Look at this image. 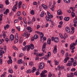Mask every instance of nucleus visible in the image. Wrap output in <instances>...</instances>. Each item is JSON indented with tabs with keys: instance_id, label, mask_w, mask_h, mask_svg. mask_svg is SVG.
<instances>
[{
	"instance_id": "1",
	"label": "nucleus",
	"mask_w": 77,
	"mask_h": 77,
	"mask_svg": "<svg viewBox=\"0 0 77 77\" xmlns=\"http://www.w3.org/2000/svg\"><path fill=\"white\" fill-rule=\"evenodd\" d=\"M75 43H73L71 44L70 45L71 49L72 50V51H71V53H73L74 51V50L73 49H75V47L74 46H75Z\"/></svg>"
},
{
	"instance_id": "2",
	"label": "nucleus",
	"mask_w": 77,
	"mask_h": 77,
	"mask_svg": "<svg viewBox=\"0 0 77 77\" xmlns=\"http://www.w3.org/2000/svg\"><path fill=\"white\" fill-rule=\"evenodd\" d=\"M71 61H68V63L67 64L66 66H72V63L74 62V59L72 58H71Z\"/></svg>"
},
{
	"instance_id": "3",
	"label": "nucleus",
	"mask_w": 77,
	"mask_h": 77,
	"mask_svg": "<svg viewBox=\"0 0 77 77\" xmlns=\"http://www.w3.org/2000/svg\"><path fill=\"white\" fill-rule=\"evenodd\" d=\"M47 72V71L45 70H44L43 71H42V73L40 74V76L41 77H45L46 76H47V74H46Z\"/></svg>"
},
{
	"instance_id": "4",
	"label": "nucleus",
	"mask_w": 77,
	"mask_h": 77,
	"mask_svg": "<svg viewBox=\"0 0 77 77\" xmlns=\"http://www.w3.org/2000/svg\"><path fill=\"white\" fill-rule=\"evenodd\" d=\"M46 43H45L44 44H43L42 48V51H43L44 53H46V52L45 51V48L46 47Z\"/></svg>"
},
{
	"instance_id": "5",
	"label": "nucleus",
	"mask_w": 77,
	"mask_h": 77,
	"mask_svg": "<svg viewBox=\"0 0 77 77\" xmlns=\"http://www.w3.org/2000/svg\"><path fill=\"white\" fill-rule=\"evenodd\" d=\"M18 5V2L17 1L16 2V4L14 6L13 8H12V11H14V12H15L16 11V9H17V6Z\"/></svg>"
},
{
	"instance_id": "6",
	"label": "nucleus",
	"mask_w": 77,
	"mask_h": 77,
	"mask_svg": "<svg viewBox=\"0 0 77 77\" xmlns=\"http://www.w3.org/2000/svg\"><path fill=\"white\" fill-rule=\"evenodd\" d=\"M18 33H16V34L15 36V40L14 41V43L15 44H16L18 42Z\"/></svg>"
},
{
	"instance_id": "7",
	"label": "nucleus",
	"mask_w": 77,
	"mask_h": 77,
	"mask_svg": "<svg viewBox=\"0 0 77 77\" xmlns=\"http://www.w3.org/2000/svg\"><path fill=\"white\" fill-rule=\"evenodd\" d=\"M44 63H41L39 66V69H42L44 68Z\"/></svg>"
},
{
	"instance_id": "8",
	"label": "nucleus",
	"mask_w": 77,
	"mask_h": 77,
	"mask_svg": "<svg viewBox=\"0 0 77 77\" xmlns=\"http://www.w3.org/2000/svg\"><path fill=\"white\" fill-rule=\"evenodd\" d=\"M30 36V34H28L27 33V32L25 31L24 33L23 34V36H26L27 38H29Z\"/></svg>"
},
{
	"instance_id": "9",
	"label": "nucleus",
	"mask_w": 77,
	"mask_h": 77,
	"mask_svg": "<svg viewBox=\"0 0 77 77\" xmlns=\"http://www.w3.org/2000/svg\"><path fill=\"white\" fill-rule=\"evenodd\" d=\"M53 53L54 54H55V53H57V45H55V47L54 49Z\"/></svg>"
},
{
	"instance_id": "10",
	"label": "nucleus",
	"mask_w": 77,
	"mask_h": 77,
	"mask_svg": "<svg viewBox=\"0 0 77 77\" xmlns=\"http://www.w3.org/2000/svg\"><path fill=\"white\" fill-rule=\"evenodd\" d=\"M51 18L50 17H48L47 15H46L45 17L46 20L47 21H50V20H51Z\"/></svg>"
},
{
	"instance_id": "11",
	"label": "nucleus",
	"mask_w": 77,
	"mask_h": 77,
	"mask_svg": "<svg viewBox=\"0 0 77 77\" xmlns=\"http://www.w3.org/2000/svg\"><path fill=\"white\" fill-rule=\"evenodd\" d=\"M63 13L62 12V10L60 9H59L57 11V14L58 15H60L61 14H62Z\"/></svg>"
},
{
	"instance_id": "12",
	"label": "nucleus",
	"mask_w": 77,
	"mask_h": 77,
	"mask_svg": "<svg viewBox=\"0 0 77 77\" xmlns=\"http://www.w3.org/2000/svg\"><path fill=\"white\" fill-rule=\"evenodd\" d=\"M42 6L43 8H44V9L46 10H47V9H48V7L47 6V5H45L43 4H42Z\"/></svg>"
},
{
	"instance_id": "13",
	"label": "nucleus",
	"mask_w": 77,
	"mask_h": 77,
	"mask_svg": "<svg viewBox=\"0 0 77 77\" xmlns=\"http://www.w3.org/2000/svg\"><path fill=\"white\" fill-rule=\"evenodd\" d=\"M54 41L55 42H56V43L58 42L59 41V38L57 37H55L54 39Z\"/></svg>"
},
{
	"instance_id": "14",
	"label": "nucleus",
	"mask_w": 77,
	"mask_h": 77,
	"mask_svg": "<svg viewBox=\"0 0 77 77\" xmlns=\"http://www.w3.org/2000/svg\"><path fill=\"white\" fill-rule=\"evenodd\" d=\"M10 39H11V41H13L14 39V35L11 34V35L10 37Z\"/></svg>"
},
{
	"instance_id": "15",
	"label": "nucleus",
	"mask_w": 77,
	"mask_h": 77,
	"mask_svg": "<svg viewBox=\"0 0 77 77\" xmlns=\"http://www.w3.org/2000/svg\"><path fill=\"white\" fill-rule=\"evenodd\" d=\"M47 14H48V17H50L51 18H53V16L48 11H47Z\"/></svg>"
},
{
	"instance_id": "16",
	"label": "nucleus",
	"mask_w": 77,
	"mask_h": 77,
	"mask_svg": "<svg viewBox=\"0 0 77 77\" xmlns=\"http://www.w3.org/2000/svg\"><path fill=\"white\" fill-rule=\"evenodd\" d=\"M69 59V57H66L63 60L64 63H66V62H67V61H68Z\"/></svg>"
},
{
	"instance_id": "17",
	"label": "nucleus",
	"mask_w": 77,
	"mask_h": 77,
	"mask_svg": "<svg viewBox=\"0 0 77 77\" xmlns=\"http://www.w3.org/2000/svg\"><path fill=\"white\" fill-rule=\"evenodd\" d=\"M51 39L48 38L47 40V43L48 45H50L51 44Z\"/></svg>"
},
{
	"instance_id": "18",
	"label": "nucleus",
	"mask_w": 77,
	"mask_h": 77,
	"mask_svg": "<svg viewBox=\"0 0 77 77\" xmlns=\"http://www.w3.org/2000/svg\"><path fill=\"white\" fill-rule=\"evenodd\" d=\"M27 30H29V33H30L31 32H32V29L30 27L27 28Z\"/></svg>"
},
{
	"instance_id": "19",
	"label": "nucleus",
	"mask_w": 77,
	"mask_h": 77,
	"mask_svg": "<svg viewBox=\"0 0 77 77\" xmlns=\"http://www.w3.org/2000/svg\"><path fill=\"white\" fill-rule=\"evenodd\" d=\"M66 30L67 33H69L70 32V29L69 27H66Z\"/></svg>"
},
{
	"instance_id": "20",
	"label": "nucleus",
	"mask_w": 77,
	"mask_h": 77,
	"mask_svg": "<svg viewBox=\"0 0 77 77\" xmlns=\"http://www.w3.org/2000/svg\"><path fill=\"white\" fill-rule=\"evenodd\" d=\"M39 35L41 39L44 37V34L42 32L40 33Z\"/></svg>"
},
{
	"instance_id": "21",
	"label": "nucleus",
	"mask_w": 77,
	"mask_h": 77,
	"mask_svg": "<svg viewBox=\"0 0 77 77\" xmlns=\"http://www.w3.org/2000/svg\"><path fill=\"white\" fill-rule=\"evenodd\" d=\"M7 63L8 64H11V63H12V59H9Z\"/></svg>"
},
{
	"instance_id": "22",
	"label": "nucleus",
	"mask_w": 77,
	"mask_h": 77,
	"mask_svg": "<svg viewBox=\"0 0 77 77\" xmlns=\"http://www.w3.org/2000/svg\"><path fill=\"white\" fill-rule=\"evenodd\" d=\"M17 63L19 64H22L23 63V61L22 60H20L17 61Z\"/></svg>"
},
{
	"instance_id": "23",
	"label": "nucleus",
	"mask_w": 77,
	"mask_h": 77,
	"mask_svg": "<svg viewBox=\"0 0 77 77\" xmlns=\"http://www.w3.org/2000/svg\"><path fill=\"white\" fill-rule=\"evenodd\" d=\"M64 19L65 21H67L69 20V17H65Z\"/></svg>"
},
{
	"instance_id": "24",
	"label": "nucleus",
	"mask_w": 77,
	"mask_h": 77,
	"mask_svg": "<svg viewBox=\"0 0 77 77\" xmlns=\"http://www.w3.org/2000/svg\"><path fill=\"white\" fill-rule=\"evenodd\" d=\"M30 48L31 50L34 49V45L33 44H31L30 45Z\"/></svg>"
},
{
	"instance_id": "25",
	"label": "nucleus",
	"mask_w": 77,
	"mask_h": 77,
	"mask_svg": "<svg viewBox=\"0 0 77 77\" xmlns=\"http://www.w3.org/2000/svg\"><path fill=\"white\" fill-rule=\"evenodd\" d=\"M8 72L10 73H13V71H12V68H10L9 70H8Z\"/></svg>"
},
{
	"instance_id": "26",
	"label": "nucleus",
	"mask_w": 77,
	"mask_h": 77,
	"mask_svg": "<svg viewBox=\"0 0 77 77\" xmlns=\"http://www.w3.org/2000/svg\"><path fill=\"white\" fill-rule=\"evenodd\" d=\"M28 47V46H27V45L26 46L22 48V50H23V51H26Z\"/></svg>"
},
{
	"instance_id": "27",
	"label": "nucleus",
	"mask_w": 77,
	"mask_h": 77,
	"mask_svg": "<svg viewBox=\"0 0 77 77\" xmlns=\"http://www.w3.org/2000/svg\"><path fill=\"white\" fill-rule=\"evenodd\" d=\"M64 2L66 3H70V0H64Z\"/></svg>"
},
{
	"instance_id": "28",
	"label": "nucleus",
	"mask_w": 77,
	"mask_h": 77,
	"mask_svg": "<svg viewBox=\"0 0 77 77\" xmlns=\"http://www.w3.org/2000/svg\"><path fill=\"white\" fill-rule=\"evenodd\" d=\"M34 38L35 39H38V35L37 34H35V35L34 36Z\"/></svg>"
},
{
	"instance_id": "29",
	"label": "nucleus",
	"mask_w": 77,
	"mask_h": 77,
	"mask_svg": "<svg viewBox=\"0 0 77 77\" xmlns=\"http://www.w3.org/2000/svg\"><path fill=\"white\" fill-rule=\"evenodd\" d=\"M33 22L32 21H30V20H29L28 22V24H29V25H32V24H33Z\"/></svg>"
},
{
	"instance_id": "30",
	"label": "nucleus",
	"mask_w": 77,
	"mask_h": 77,
	"mask_svg": "<svg viewBox=\"0 0 77 77\" xmlns=\"http://www.w3.org/2000/svg\"><path fill=\"white\" fill-rule=\"evenodd\" d=\"M70 9H72V12H74L75 11V8L70 7L69 8Z\"/></svg>"
},
{
	"instance_id": "31",
	"label": "nucleus",
	"mask_w": 77,
	"mask_h": 77,
	"mask_svg": "<svg viewBox=\"0 0 77 77\" xmlns=\"http://www.w3.org/2000/svg\"><path fill=\"white\" fill-rule=\"evenodd\" d=\"M30 45H29L28 46H27V51H29V50H30Z\"/></svg>"
},
{
	"instance_id": "32",
	"label": "nucleus",
	"mask_w": 77,
	"mask_h": 77,
	"mask_svg": "<svg viewBox=\"0 0 77 77\" xmlns=\"http://www.w3.org/2000/svg\"><path fill=\"white\" fill-rule=\"evenodd\" d=\"M39 69H37V72H36V73H35V75H39Z\"/></svg>"
},
{
	"instance_id": "33",
	"label": "nucleus",
	"mask_w": 77,
	"mask_h": 77,
	"mask_svg": "<svg viewBox=\"0 0 77 77\" xmlns=\"http://www.w3.org/2000/svg\"><path fill=\"white\" fill-rule=\"evenodd\" d=\"M44 12L42 11L40 14V17H44Z\"/></svg>"
},
{
	"instance_id": "34",
	"label": "nucleus",
	"mask_w": 77,
	"mask_h": 77,
	"mask_svg": "<svg viewBox=\"0 0 77 77\" xmlns=\"http://www.w3.org/2000/svg\"><path fill=\"white\" fill-rule=\"evenodd\" d=\"M30 14L32 15H34L35 14V12L33 10H32L30 11Z\"/></svg>"
},
{
	"instance_id": "35",
	"label": "nucleus",
	"mask_w": 77,
	"mask_h": 77,
	"mask_svg": "<svg viewBox=\"0 0 77 77\" xmlns=\"http://www.w3.org/2000/svg\"><path fill=\"white\" fill-rule=\"evenodd\" d=\"M17 16H20L21 15V12L20 11H19L17 13Z\"/></svg>"
},
{
	"instance_id": "36",
	"label": "nucleus",
	"mask_w": 77,
	"mask_h": 77,
	"mask_svg": "<svg viewBox=\"0 0 77 77\" xmlns=\"http://www.w3.org/2000/svg\"><path fill=\"white\" fill-rule=\"evenodd\" d=\"M23 39L22 38H20L19 40V42L20 44H21V43H22V42H23Z\"/></svg>"
},
{
	"instance_id": "37",
	"label": "nucleus",
	"mask_w": 77,
	"mask_h": 77,
	"mask_svg": "<svg viewBox=\"0 0 77 77\" xmlns=\"http://www.w3.org/2000/svg\"><path fill=\"white\" fill-rule=\"evenodd\" d=\"M61 52L62 54V56H63L64 54H65V51L63 50H61Z\"/></svg>"
},
{
	"instance_id": "38",
	"label": "nucleus",
	"mask_w": 77,
	"mask_h": 77,
	"mask_svg": "<svg viewBox=\"0 0 77 77\" xmlns=\"http://www.w3.org/2000/svg\"><path fill=\"white\" fill-rule=\"evenodd\" d=\"M73 23L74 24H77V17L73 21Z\"/></svg>"
},
{
	"instance_id": "39",
	"label": "nucleus",
	"mask_w": 77,
	"mask_h": 77,
	"mask_svg": "<svg viewBox=\"0 0 77 77\" xmlns=\"http://www.w3.org/2000/svg\"><path fill=\"white\" fill-rule=\"evenodd\" d=\"M71 15L72 17H75V13H74V12L72 11Z\"/></svg>"
},
{
	"instance_id": "40",
	"label": "nucleus",
	"mask_w": 77,
	"mask_h": 77,
	"mask_svg": "<svg viewBox=\"0 0 77 77\" xmlns=\"http://www.w3.org/2000/svg\"><path fill=\"white\" fill-rule=\"evenodd\" d=\"M73 66H76L77 65V62L76 61L74 62V63H73Z\"/></svg>"
},
{
	"instance_id": "41",
	"label": "nucleus",
	"mask_w": 77,
	"mask_h": 77,
	"mask_svg": "<svg viewBox=\"0 0 77 77\" xmlns=\"http://www.w3.org/2000/svg\"><path fill=\"white\" fill-rule=\"evenodd\" d=\"M23 21L25 24H27V21H26V19L25 17L23 18Z\"/></svg>"
},
{
	"instance_id": "42",
	"label": "nucleus",
	"mask_w": 77,
	"mask_h": 77,
	"mask_svg": "<svg viewBox=\"0 0 77 77\" xmlns=\"http://www.w3.org/2000/svg\"><path fill=\"white\" fill-rule=\"evenodd\" d=\"M5 3L6 5H9V2L8 0H6L5 1Z\"/></svg>"
},
{
	"instance_id": "43",
	"label": "nucleus",
	"mask_w": 77,
	"mask_h": 77,
	"mask_svg": "<svg viewBox=\"0 0 77 77\" xmlns=\"http://www.w3.org/2000/svg\"><path fill=\"white\" fill-rule=\"evenodd\" d=\"M59 35H60V38H63V36L62 34H61V33H60Z\"/></svg>"
},
{
	"instance_id": "44",
	"label": "nucleus",
	"mask_w": 77,
	"mask_h": 77,
	"mask_svg": "<svg viewBox=\"0 0 77 77\" xmlns=\"http://www.w3.org/2000/svg\"><path fill=\"white\" fill-rule=\"evenodd\" d=\"M37 51H35L34 52V54L35 55H36V56H37L38 55V52H37Z\"/></svg>"
},
{
	"instance_id": "45",
	"label": "nucleus",
	"mask_w": 77,
	"mask_h": 77,
	"mask_svg": "<svg viewBox=\"0 0 77 77\" xmlns=\"http://www.w3.org/2000/svg\"><path fill=\"white\" fill-rule=\"evenodd\" d=\"M47 62H48V63H49V64L51 66H52V65L51 64V60H48V61H47Z\"/></svg>"
},
{
	"instance_id": "46",
	"label": "nucleus",
	"mask_w": 77,
	"mask_h": 77,
	"mask_svg": "<svg viewBox=\"0 0 77 77\" xmlns=\"http://www.w3.org/2000/svg\"><path fill=\"white\" fill-rule=\"evenodd\" d=\"M13 48L14 50H18V48L16 47L15 46H13Z\"/></svg>"
},
{
	"instance_id": "47",
	"label": "nucleus",
	"mask_w": 77,
	"mask_h": 77,
	"mask_svg": "<svg viewBox=\"0 0 77 77\" xmlns=\"http://www.w3.org/2000/svg\"><path fill=\"white\" fill-rule=\"evenodd\" d=\"M59 64V61H56L55 62V65H57Z\"/></svg>"
},
{
	"instance_id": "48",
	"label": "nucleus",
	"mask_w": 77,
	"mask_h": 77,
	"mask_svg": "<svg viewBox=\"0 0 77 77\" xmlns=\"http://www.w3.org/2000/svg\"><path fill=\"white\" fill-rule=\"evenodd\" d=\"M23 56H24V54H23V53H21L20 54L19 57H21Z\"/></svg>"
},
{
	"instance_id": "49",
	"label": "nucleus",
	"mask_w": 77,
	"mask_h": 77,
	"mask_svg": "<svg viewBox=\"0 0 77 77\" xmlns=\"http://www.w3.org/2000/svg\"><path fill=\"white\" fill-rule=\"evenodd\" d=\"M29 65L30 66H32V65H33V62H30L29 63Z\"/></svg>"
},
{
	"instance_id": "50",
	"label": "nucleus",
	"mask_w": 77,
	"mask_h": 77,
	"mask_svg": "<svg viewBox=\"0 0 77 77\" xmlns=\"http://www.w3.org/2000/svg\"><path fill=\"white\" fill-rule=\"evenodd\" d=\"M22 14L23 15H24V16H26V13L25 11H23L22 12Z\"/></svg>"
},
{
	"instance_id": "51",
	"label": "nucleus",
	"mask_w": 77,
	"mask_h": 77,
	"mask_svg": "<svg viewBox=\"0 0 77 77\" xmlns=\"http://www.w3.org/2000/svg\"><path fill=\"white\" fill-rule=\"evenodd\" d=\"M48 57H50V56H51V53H50V52H49L48 53Z\"/></svg>"
},
{
	"instance_id": "52",
	"label": "nucleus",
	"mask_w": 77,
	"mask_h": 77,
	"mask_svg": "<svg viewBox=\"0 0 77 77\" xmlns=\"http://www.w3.org/2000/svg\"><path fill=\"white\" fill-rule=\"evenodd\" d=\"M31 72H32V71L30 70H28L26 71L27 73H30Z\"/></svg>"
},
{
	"instance_id": "53",
	"label": "nucleus",
	"mask_w": 77,
	"mask_h": 77,
	"mask_svg": "<svg viewBox=\"0 0 77 77\" xmlns=\"http://www.w3.org/2000/svg\"><path fill=\"white\" fill-rule=\"evenodd\" d=\"M16 29L18 30V31H20V27L19 26L17 27Z\"/></svg>"
},
{
	"instance_id": "54",
	"label": "nucleus",
	"mask_w": 77,
	"mask_h": 77,
	"mask_svg": "<svg viewBox=\"0 0 77 77\" xmlns=\"http://www.w3.org/2000/svg\"><path fill=\"white\" fill-rule=\"evenodd\" d=\"M66 57H68V53H66L65 54Z\"/></svg>"
},
{
	"instance_id": "55",
	"label": "nucleus",
	"mask_w": 77,
	"mask_h": 77,
	"mask_svg": "<svg viewBox=\"0 0 77 77\" xmlns=\"http://www.w3.org/2000/svg\"><path fill=\"white\" fill-rule=\"evenodd\" d=\"M4 51H5V52H6V50H7L6 47V46H5L4 47Z\"/></svg>"
},
{
	"instance_id": "56",
	"label": "nucleus",
	"mask_w": 77,
	"mask_h": 77,
	"mask_svg": "<svg viewBox=\"0 0 77 77\" xmlns=\"http://www.w3.org/2000/svg\"><path fill=\"white\" fill-rule=\"evenodd\" d=\"M3 62H2V58L0 59V64H2Z\"/></svg>"
},
{
	"instance_id": "57",
	"label": "nucleus",
	"mask_w": 77,
	"mask_h": 77,
	"mask_svg": "<svg viewBox=\"0 0 77 77\" xmlns=\"http://www.w3.org/2000/svg\"><path fill=\"white\" fill-rule=\"evenodd\" d=\"M75 36H72L70 38L71 39H75Z\"/></svg>"
},
{
	"instance_id": "58",
	"label": "nucleus",
	"mask_w": 77,
	"mask_h": 77,
	"mask_svg": "<svg viewBox=\"0 0 77 77\" xmlns=\"http://www.w3.org/2000/svg\"><path fill=\"white\" fill-rule=\"evenodd\" d=\"M71 71L73 72V71H75V69L73 68L72 69H71Z\"/></svg>"
},
{
	"instance_id": "59",
	"label": "nucleus",
	"mask_w": 77,
	"mask_h": 77,
	"mask_svg": "<svg viewBox=\"0 0 77 77\" xmlns=\"http://www.w3.org/2000/svg\"><path fill=\"white\" fill-rule=\"evenodd\" d=\"M11 32H12V33H14L15 30L14 29H11Z\"/></svg>"
},
{
	"instance_id": "60",
	"label": "nucleus",
	"mask_w": 77,
	"mask_h": 77,
	"mask_svg": "<svg viewBox=\"0 0 77 77\" xmlns=\"http://www.w3.org/2000/svg\"><path fill=\"white\" fill-rule=\"evenodd\" d=\"M5 40L6 42H8V41H9V39L8 38H6L5 39Z\"/></svg>"
},
{
	"instance_id": "61",
	"label": "nucleus",
	"mask_w": 77,
	"mask_h": 77,
	"mask_svg": "<svg viewBox=\"0 0 77 77\" xmlns=\"http://www.w3.org/2000/svg\"><path fill=\"white\" fill-rule=\"evenodd\" d=\"M64 37H63V39H66V34L65 33L64 34Z\"/></svg>"
},
{
	"instance_id": "62",
	"label": "nucleus",
	"mask_w": 77,
	"mask_h": 77,
	"mask_svg": "<svg viewBox=\"0 0 77 77\" xmlns=\"http://www.w3.org/2000/svg\"><path fill=\"white\" fill-rule=\"evenodd\" d=\"M0 51L1 53H2L3 54H4L5 53V52L3 50H0Z\"/></svg>"
},
{
	"instance_id": "63",
	"label": "nucleus",
	"mask_w": 77,
	"mask_h": 77,
	"mask_svg": "<svg viewBox=\"0 0 77 77\" xmlns=\"http://www.w3.org/2000/svg\"><path fill=\"white\" fill-rule=\"evenodd\" d=\"M59 24H60V25H62V24H63V22H62V21H61L59 23Z\"/></svg>"
},
{
	"instance_id": "64",
	"label": "nucleus",
	"mask_w": 77,
	"mask_h": 77,
	"mask_svg": "<svg viewBox=\"0 0 77 77\" xmlns=\"http://www.w3.org/2000/svg\"><path fill=\"white\" fill-rule=\"evenodd\" d=\"M5 77V74H2L1 76V77Z\"/></svg>"
}]
</instances>
